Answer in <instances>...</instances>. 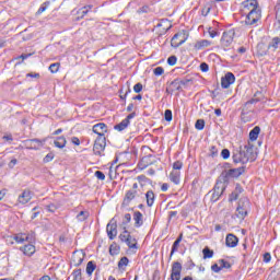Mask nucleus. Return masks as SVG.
Instances as JSON below:
<instances>
[{"label":"nucleus","instance_id":"obj_1","mask_svg":"<svg viewBox=\"0 0 280 280\" xmlns=\"http://www.w3.org/2000/svg\"><path fill=\"white\" fill-rule=\"evenodd\" d=\"M233 163H241L242 165H246L248 161L253 162L257 159V154H255V147L250 143L244 145V148L240 147L233 150L232 152Z\"/></svg>","mask_w":280,"mask_h":280},{"label":"nucleus","instance_id":"obj_2","mask_svg":"<svg viewBox=\"0 0 280 280\" xmlns=\"http://www.w3.org/2000/svg\"><path fill=\"white\" fill-rule=\"evenodd\" d=\"M246 172V166L223 171L219 178L229 185L231 178H240Z\"/></svg>","mask_w":280,"mask_h":280},{"label":"nucleus","instance_id":"obj_3","mask_svg":"<svg viewBox=\"0 0 280 280\" xmlns=\"http://www.w3.org/2000/svg\"><path fill=\"white\" fill-rule=\"evenodd\" d=\"M226 187H229V185L225 184L220 177H218L217 183L212 189V195L210 198L211 202H218L222 194L226 191Z\"/></svg>","mask_w":280,"mask_h":280},{"label":"nucleus","instance_id":"obj_4","mask_svg":"<svg viewBox=\"0 0 280 280\" xmlns=\"http://www.w3.org/2000/svg\"><path fill=\"white\" fill-rule=\"evenodd\" d=\"M248 209H250V200L248 197H242L237 203L236 218L244 220L248 215Z\"/></svg>","mask_w":280,"mask_h":280},{"label":"nucleus","instance_id":"obj_5","mask_svg":"<svg viewBox=\"0 0 280 280\" xmlns=\"http://www.w3.org/2000/svg\"><path fill=\"white\" fill-rule=\"evenodd\" d=\"M262 97H264V94L260 91H257L254 94V97L244 104L241 112L242 117H244V115H248V113L250 112V106H253V104H257L258 102H261Z\"/></svg>","mask_w":280,"mask_h":280},{"label":"nucleus","instance_id":"obj_6","mask_svg":"<svg viewBox=\"0 0 280 280\" xmlns=\"http://www.w3.org/2000/svg\"><path fill=\"white\" fill-rule=\"evenodd\" d=\"M261 19V9L250 10L246 15L245 25H255Z\"/></svg>","mask_w":280,"mask_h":280},{"label":"nucleus","instance_id":"obj_7","mask_svg":"<svg viewBox=\"0 0 280 280\" xmlns=\"http://www.w3.org/2000/svg\"><path fill=\"white\" fill-rule=\"evenodd\" d=\"M187 38H189V35H186L185 31L178 32L172 37L171 46L177 49V47H180V45L187 42Z\"/></svg>","mask_w":280,"mask_h":280},{"label":"nucleus","instance_id":"obj_8","mask_svg":"<svg viewBox=\"0 0 280 280\" xmlns=\"http://www.w3.org/2000/svg\"><path fill=\"white\" fill-rule=\"evenodd\" d=\"M119 240L127 244L128 248H137V238L132 237L128 230L122 231L119 235Z\"/></svg>","mask_w":280,"mask_h":280},{"label":"nucleus","instance_id":"obj_9","mask_svg":"<svg viewBox=\"0 0 280 280\" xmlns=\"http://www.w3.org/2000/svg\"><path fill=\"white\" fill-rule=\"evenodd\" d=\"M234 37H235V31L230 30V31L223 32L221 37V47H223L224 49H226V47H231V45H233Z\"/></svg>","mask_w":280,"mask_h":280},{"label":"nucleus","instance_id":"obj_10","mask_svg":"<svg viewBox=\"0 0 280 280\" xmlns=\"http://www.w3.org/2000/svg\"><path fill=\"white\" fill-rule=\"evenodd\" d=\"M135 117H137V113H130L125 119L121 120V122L115 125L114 129L118 132H124V130L130 126V119H135Z\"/></svg>","mask_w":280,"mask_h":280},{"label":"nucleus","instance_id":"obj_11","mask_svg":"<svg viewBox=\"0 0 280 280\" xmlns=\"http://www.w3.org/2000/svg\"><path fill=\"white\" fill-rule=\"evenodd\" d=\"M106 150V138H96L93 147V152L96 156H102V153Z\"/></svg>","mask_w":280,"mask_h":280},{"label":"nucleus","instance_id":"obj_12","mask_svg":"<svg viewBox=\"0 0 280 280\" xmlns=\"http://www.w3.org/2000/svg\"><path fill=\"white\" fill-rule=\"evenodd\" d=\"M180 272H183V264L174 261L171 269V280H180Z\"/></svg>","mask_w":280,"mask_h":280},{"label":"nucleus","instance_id":"obj_13","mask_svg":"<svg viewBox=\"0 0 280 280\" xmlns=\"http://www.w3.org/2000/svg\"><path fill=\"white\" fill-rule=\"evenodd\" d=\"M106 231L109 240H115L117 237V219L113 218L109 221Z\"/></svg>","mask_w":280,"mask_h":280},{"label":"nucleus","instance_id":"obj_14","mask_svg":"<svg viewBox=\"0 0 280 280\" xmlns=\"http://www.w3.org/2000/svg\"><path fill=\"white\" fill-rule=\"evenodd\" d=\"M13 240L16 244H24V242L32 244L34 242V234L19 233L13 236Z\"/></svg>","mask_w":280,"mask_h":280},{"label":"nucleus","instance_id":"obj_15","mask_svg":"<svg viewBox=\"0 0 280 280\" xmlns=\"http://www.w3.org/2000/svg\"><path fill=\"white\" fill-rule=\"evenodd\" d=\"M231 84H235V74L233 72H226L224 77L221 78L222 89H229Z\"/></svg>","mask_w":280,"mask_h":280},{"label":"nucleus","instance_id":"obj_16","mask_svg":"<svg viewBox=\"0 0 280 280\" xmlns=\"http://www.w3.org/2000/svg\"><path fill=\"white\" fill-rule=\"evenodd\" d=\"M139 196V190H127L125 194L124 200H122V206L124 207H129L132 200Z\"/></svg>","mask_w":280,"mask_h":280},{"label":"nucleus","instance_id":"obj_17","mask_svg":"<svg viewBox=\"0 0 280 280\" xmlns=\"http://www.w3.org/2000/svg\"><path fill=\"white\" fill-rule=\"evenodd\" d=\"M92 130L95 135H98V138H105L104 135L108 132V126L104 122H98L93 126Z\"/></svg>","mask_w":280,"mask_h":280},{"label":"nucleus","instance_id":"obj_18","mask_svg":"<svg viewBox=\"0 0 280 280\" xmlns=\"http://www.w3.org/2000/svg\"><path fill=\"white\" fill-rule=\"evenodd\" d=\"M24 145H25L26 150H38V148H40V145H43V141H40L37 138L28 139V140L24 141Z\"/></svg>","mask_w":280,"mask_h":280},{"label":"nucleus","instance_id":"obj_19","mask_svg":"<svg viewBox=\"0 0 280 280\" xmlns=\"http://www.w3.org/2000/svg\"><path fill=\"white\" fill-rule=\"evenodd\" d=\"M240 244V238L235 234H228L225 237V246L228 248H235Z\"/></svg>","mask_w":280,"mask_h":280},{"label":"nucleus","instance_id":"obj_20","mask_svg":"<svg viewBox=\"0 0 280 280\" xmlns=\"http://www.w3.org/2000/svg\"><path fill=\"white\" fill-rule=\"evenodd\" d=\"M20 250L27 257H32V255H34V253H36V246H34L32 243H28V244L20 247Z\"/></svg>","mask_w":280,"mask_h":280},{"label":"nucleus","instance_id":"obj_21","mask_svg":"<svg viewBox=\"0 0 280 280\" xmlns=\"http://www.w3.org/2000/svg\"><path fill=\"white\" fill-rule=\"evenodd\" d=\"M243 8L250 12V10L259 9V2H257V0H245L243 1Z\"/></svg>","mask_w":280,"mask_h":280},{"label":"nucleus","instance_id":"obj_22","mask_svg":"<svg viewBox=\"0 0 280 280\" xmlns=\"http://www.w3.org/2000/svg\"><path fill=\"white\" fill-rule=\"evenodd\" d=\"M32 200V191L31 190H24L20 196H19V202L21 205H27Z\"/></svg>","mask_w":280,"mask_h":280},{"label":"nucleus","instance_id":"obj_23","mask_svg":"<svg viewBox=\"0 0 280 280\" xmlns=\"http://www.w3.org/2000/svg\"><path fill=\"white\" fill-rule=\"evenodd\" d=\"M82 261H84V254L82 253H74L72 255V264L75 268L82 266Z\"/></svg>","mask_w":280,"mask_h":280},{"label":"nucleus","instance_id":"obj_24","mask_svg":"<svg viewBox=\"0 0 280 280\" xmlns=\"http://www.w3.org/2000/svg\"><path fill=\"white\" fill-rule=\"evenodd\" d=\"M269 51L270 49L268 48V45L264 43H259L257 45V56H260L262 58L264 56H268Z\"/></svg>","mask_w":280,"mask_h":280},{"label":"nucleus","instance_id":"obj_25","mask_svg":"<svg viewBox=\"0 0 280 280\" xmlns=\"http://www.w3.org/2000/svg\"><path fill=\"white\" fill-rule=\"evenodd\" d=\"M133 220L136 229H140V226H143V213L136 211L133 213Z\"/></svg>","mask_w":280,"mask_h":280},{"label":"nucleus","instance_id":"obj_26","mask_svg":"<svg viewBox=\"0 0 280 280\" xmlns=\"http://www.w3.org/2000/svg\"><path fill=\"white\" fill-rule=\"evenodd\" d=\"M55 148H59V150H62V148L67 147V138L65 136L57 137L54 141Z\"/></svg>","mask_w":280,"mask_h":280},{"label":"nucleus","instance_id":"obj_27","mask_svg":"<svg viewBox=\"0 0 280 280\" xmlns=\"http://www.w3.org/2000/svg\"><path fill=\"white\" fill-rule=\"evenodd\" d=\"M211 45H213V43L209 39H201V40H198L196 44H195V49H205V47H211Z\"/></svg>","mask_w":280,"mask_h":280},{"label":"nucleus","instance_id":"obj_28","mask_svg":"<svg viewBox=\"0 0 280 280\" xmlns=\"http://www.w3.org/2000/svg\"><path fill=\"white\" fill-rule=\"evenodd\" d=\"M180 242H183V234H180L173 243L171 254H170V259H172V257L174 256V253L178 250V246H180Z\"/></svg>","mask_w":280,"mask_h":280},{"label":"nucleus","instance_id":"obj_29","mask_svg":"<svg viewBox=\"0 0 280 280\" xmlns=\"http://www.w3.org/2000/svg\"><path fill=\"white\" fill-rule=\"evenodd\" d=\"M260 132H261V128L259 126L254 127L249 131V141H257Z\"/></svg>","mask_w":280,"mask_h":280},{"label":"nucleus","instance_id":"obj_30","mask_svg":"<svg viewBox=\"0 0 280 280\" xmlns=\"http://www.w3.org/2000/svg\"><path fill=\"white\" fill-rule=\"evenodd\" d=\"M280 45V38L279 37H273L271 42L267 45L269 51H277L279 49Z\"/></svg>","mask_w":280,"mask_h":280},{"label":"nucleus","instance_id":"obj_31","mask_svg":"<svg viewBox=\"0 0 280 280\" xmlns=\"http://www.w3.org/2000/svg\"><path fill=\"white\" fill-rule=\"evenodd\" d=\"M145 198H147L148 207H152L154 205V200H155L156 196L154 195V191L148 190L145 192Z\"/></svg>","mask_w":280,"mask_h":280},{"label":"nucleus","instance_id":"obj_32","mask_svg":"<svg viewBox=\"0 0 280 280\" xmlns=\"http://www.w3.org/2000/svg\"><path fill=\"white\" fill-rule=\"evenodd\" d=\"M132 220V215H130V213H126L122 218V221L120 223V228L122 229V231H127V226L128 224H130V221Z\"/></svg>","mask_w":280,"mask_h":280},{"label":"nucleus","instance_id":"obj_33","mask_svg":"<svg viewBox=\"0 0 280 280\" xmlns=\"http://www.w3.org/2000/svg\"><path fill=\"white\" fill-rule=\"evenodd\" d=\"M170 180L172 183H174V185H178L180 183V172L178 171H173L171 174H170Z\"/></svg>","mask_w":280,"mask_h":280},{"label":"nucleus","instance_id":"obj_34","mask_svg":"<svg viewBox=\"0 0 280 280\" xmlns=\"http://www.w3.org/2000/svg\"><path fill=\"white\" fill-rule=\"evenodd\" d=\"M130 264V259L128 257L124 256L120 258L118 261V269L121 270L122 272L126 271V267Z\"/></svg>","mask_w":280,"mask_h":280},{"label":"nucleus","instance_id":"obj_35","mask_svg":"<svg viewBox=\"0 0 280 280\" xmlns=\"http://www.w3.org/2000/svg\"><path fill=\"white\" fill-rule=\"evenodd\" d=\"M95 268H97V265L95 264V261L90 260L86 264V269H85L86 275H89V277H91L93 275V272H95Z\"/></svg>","mask_w":280,"mask_h":280},{"label":"nucleus","instance_id":"obj_36","mask_svg":"<svg viewBox=\"0 0 280 280\" xmlns=\"http://www.w3.org/2000/svg\"><path fill=\"white\" fill-rule=\"evenodd\" d=\"M120 250L121 248L119 247V245H117V243H113L109 246V255H112L113 257H115V255H119Z\"/></svg>","mask_w":280,"mask_h":280},{"label":"nucleus","instance_id":"obj_37","mask_svg":"<svg viewBox=\"0 0 280 280\" xmlns=\"http://www.w3.org/2000/svg\"><path fill=\"white\" fill-rule=\"evenodd\" d=\"M213 249L209 248V247H205L202 249V255H203V259H211V257H213Z\"/></svg>","mask_w":280,"mask_h":280},{"label":"nucleus","instance_id":"obj_38","mask_svg":"<svg viewBox=\"0 0 280 280\" xmlns=\"http://www.w3.org/2000/svg\"><path fill=\"white\" fill-rule=\"evenodd\" d=\"M138 183L143 187V185H148V183H152V179L148 178L145 175H140L137 177Z\"/></svg>","mask_w":280,"mask_h":280},{"label":"nucleus","instance_id":"obj_39","mask_svg":"<svg viewBox=\"0 0 280 280\" xmlns=\"http://www.w3.org/2000/svg\"><path fill=\"white\" fill-rule=\"evenodd\" d=\"M49 5H51V2H49V1L44 2V3L39 7V9L37 10L36 14H37V15L43 14V12H45V11L47 10V8H49Z\"/></svg>","mask_w":280,"mask_h":280},{"label":"nucleus","instance_id":"obj_40","mask_svg":"<svg viewBox=\"0 0 280 280\" xmlns=\"http://www.w3.org/2000/svg\"><path fill=\"white\" fill-rule=\"evenodd\" d=\"M89 218V212L88 211H81L78 215H77V220L79 222H84V220H86Z\"/></svg>","mask_w":280,"mask_h":280},{"label":"nucleus","instance_id":"obj_41","mask_svg":"<svg viewBox=\"0 0 280 280\" xmlns=\"http://www.w3.org/2000/svg\"><path fill=\"white\" fill-rule=\"evenodd\" d=\"M196 130H205V119H197L195 122Z\"/></svg>","mask_w":280,"mask_h":280},{"label":"nucleus","instance_id":"obj_42","mask_svg":"<svg viewBox=\"0 0 280 280\" xmlns=\"http://www.w3.org/2000/svg\"><path fill=\"white\" fill-rule=\"evenodd\" d=\"M73 280H82V269H74L72 272Z\"/></svg>","mask_w":280,"mask_h":280},{"label":"nucleus","instance_id":"obj_43","mask_svg":"<svg viewBox=\"0 0 280 280\" xmlns=\"http://www.w3.org/2000/svg\"><path fill=\"white\" fill-rule=\"evenodd\" d=\"M150 159H152V155H147L144 158H142L141 163H143V167H148L149 165H152V161H150Z\"/></svg>","mask_w":280,"mask_h":280},{"label":"nucleus","instance_id":"obj_44","mask_svg":"<svg viewBox=\"0 0 280 280\" xmlns=\"http://www.w3.org/2000/svg\"><path fill=\"white\" fill-rule=\"evenodd\" d=\"M176 62H178V58L176 57V55H172L167 58V65H170V67H174Z\"/></svg>","mask_w":280,"mask_h":280},{"label":"nucleus","instance_id":"obj_45","mask_svg":"<svg viewBox=\"0 0 280 280\" xmlns=\"http://www.w3.org/2000/svg\"><path fill=\"white\" fill-rule=\"evenodd\" d=\"M219 265L221 267V270H223V268H225V269L231 268V262H229L224 259H219Z\"/></svg>","mask_w":280,"mask_h":280},{"label":"nucleus","instance_id":"obj_46","mask_svg":"<svg viewBox=\"0 0 280 280\" xmlns=\"http://www.w3.org/2000/svg\"><path fill=\"white\" fill-rule=\"evenodd\" d=\"M58 69H60V63H58V62L51 63L49 66L50 73H58Z\"/></svg>","mask_w":280,"mask_h":280},{"label":"nucleus","instance_id":"obj_47","mask_svg":"<svg viewBox=\"0 0 280 280\" xmlns=\"http://www.w3.org/2000/svg\"><path fill=\"white\" fill-rule=\"evenodd\" d=\"M275 10H276V19H277L278 23L280 24V0L277 1Z\"/></svg>","mask_w":280,"mask_h":280},{"label":"nucleus","instance_id":"obj_48","mask_svg":"<svg viewBox=\"0 0 280 280\" xmlns=\"http://www.w3.org/2000/svg\"><path fill=\"white\" fill-rule=\"evenodd\" d=\"M208 34H209L210 38H215V36H220V32L213 30L212 27L208 28Z\"/></svg>","mask_w":280,"mask_h":280},{"label":"nucleus","instance_id":"obj_49","mask_svg":"<svg viewBox=\"0 0 280 280\" xmlns=\"http://www.w3.org/2000/svg\"><path fill=\"white\" fill-rule=\"evenodd\" d=\"M94 176H96V178H97L98 180H106V175H105L104 172H102V171H96V172L94 173Z\"/></svg>","mask_w":280,"mask_h":280},{"label":"nucleus","instance_id":"obj_50","mask_svg":"<svg viewBox=\"0 0 280 280\" xmlns=\"http://www.w3.org/2000/svg\"><path fill=\"white\" fill-rule=\"evenodd\" d=\"M164 118H165V121H172L173 119L172 109H166L164 112Z\"/></svg>","mask_w":280,"mask_h":280},{"label":"nucleus","instance_id":"obj_51","mask_svg":"<svg viewBox=\"0 0 280 280\" xmlns=\"http://www.w3.org/2000/svg\"><path fill=\"white\" fill-rule=\"evenodd\" d=\"M221 156H222V159H224L226 161V159H230V156H231V151H229V149H223L221 151Z\"/></svg>","mask_w":280,"mask_h":280},{"label":"nucleus","instance_id":"obj_52","mask_svg":"<svg viewBox=\"0 0 280 280\" xmlns=\"http://www.w3.org/2000/svg\"><path fill=\"white\" fill-rule=\"evenodd\" d=\"M55 156H56V155H55L52 152H50V153H48V154L44 158L43 162H44V163H51V160H52Z\"/></svg>","mask_w":280,"mask_h":280},{"label":"nucleus","instance_id":"obj_53","mask_svg":"<svg viewBox=\"0 0 280 280\" xmlns=\"http://www.w3.org/2000/svg\"><path fill=\"white\" fill-rule=\"evenodd\" d=\"M154 75H163V73H165V69H163V67H156L153 70Z\"/></svg>","mask_w":280,"mask_h":280},{"label":"nucleus","instance_id":"obj_54","mask_svg":"<svg viewBox=\"0 0 280 280\" xmlns=\"http://www.w3.org/2000/svg\"><path fill=\"white\" fill-rule=\"evenodd\" d=\"M210 156H212V159H215V156H218V148L215 145H212L210 148Z\"/></svg>","mask_w":280,"mask_h":280},{"label":"nucleus","instance_id":"obj_55","mask_svg":"<svg viewBox=\"0 0 280 280\" xmlns=\"http://www.w3.org/2000/svg\"><path fill=\"white\" fill-rule=\"evenodd\" d=\"M237 198H240V195H237L236 191L233 190V191L231 192L230 197H229V201H230V202H233V201L237 200Z\"/></svg>","mask_w":280,"mask_h":280},{"label":"nucleus","instance_id":"obj_56","mask_svg":"<svg viewBox=\"0 0 280 280\" xmlns=\"http://www.w3.org/2000/svg\"><path fill=\"white\" fill-rule=\"evenodd\" d=\"M93 9V5H85L81 9L82 11V16H86V14H89V10H92Z\"/></svg>","mask_w":280,"mask_h":280},{"label":"nucleus","instance_id":"obj_57","mask_svg":"<svg viewBox=\"0 0 280 280\" xmlns=\"http://www.w3.org/2000/svg\"><path fill=\"white\" fill-rule=\"evenodd\" d=\"M133 91H135V93H141V92L143 91V84L137 83V84L133 86Z\"/></svg>","mask_w":280,"mask_h":280},{"label":"nucleus","instance_id":"obj_58","mask_svg":"<svg viewBox=\"0 0 280 280\" xmlns=\"http://www.w3.org/2000/svg\"><path fill=\"white\" fill-rule=\"evenodd\" d=\"M46 209L50 212V213H55L56 210L58 209V207H56V205L50 203L46 206Z\"/></svg>","mask_w":280,"mask_h":280},{"label":"nucleus","instance_id":"obj_59","mask_svg":"<svg viewBox=\"0 0 280 280\" xmlns=\"http://www.w3.org/2000/svg\"><path fill=\"white\" fill-rule=\"evenodd\" d=\"M200 70L202 71V73H207V71H209V65L207 62H201Z\"/></svg>","mask_w":280,"mask_h":280},{"label":"nucleus","instance_id":"obj_60","mask_svg":"<svg viewBox=\"0 0 280 280\" xmlns=\"http://www.w3.org/2000/svg\"><path fill=\"white\" fill-rule=\"evenodd\" d=\"M173 170H183V163L180 161L174 162Z\"/></svg>","mask_w":280,"mask_h":280},{"label":"nucleus","instance_id":"obj_61","mask_svg":"<svg viewBox=\"0 0 280 280\" xmlns=\"http://www.w3.org/2000/svg\"><path fill=\"white\" fill-rule=\"evenodd\" d=\"M222 270V267H220L218 264H214L211 266V271L212 272H220Z\"/></svg>","mask_w":280,"mask_h":280},{"label":"nucleus","instance_id":"obj_62","mask_svg":"<svg viewBox=\"0 0 280 280\" xmlns=\"http://www.w3.org/2000/svg\"><path fill=\"white\" fill-rule=\"evenodd\" d=\"M234 191L240 196V194L244 192V188L242 187V185L236 184Z\"/></svg>","mask_w":280,"mask_h":280},{"label":"nucleus","instance_id":"obj_63","mask_svg":"<svg viewBox=\"0 0 280 280\" xmlns=\"http://www.w3.org/2000/svg\"><path fill=\"white\" fill-rule=\"evenodd\" d=\"M270 259H272V256L270 255V253H265L264 254L265 264H269Z\"/></svg>","mask_w":280,"mask_h":280},{"label":"nucleus","instance_id":"obj_64","mask_svg":"<svg viewBox=\"0 0 280 280\" xmlns=\"http://www.w3.org/2000/svg\"><path fill=\"white\" fill-rule=\"evenodd\" d=\"M71 143H73V145H80V138H78V137H72V138H71Z\"/></svg>","mask_w":280,"mask_h":280}]
</instances>
